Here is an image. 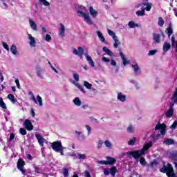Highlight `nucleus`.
<instances>
[{"mask_svg":"<svg viewBox=\"0 0 177 177\" xmlns=\"http://www.w3.org/2000/svg\"><path fill=\"white\" fill-rule=\"evenodd\" d=\"M151 138L152 140L147 142L141 150L129 151L127 152V156H131L136 160L139 158L140 156H143V154L145 153L150 149V147L153 146V142H155L156 140H157V139H160V138H161V136H155L154 134H152L151 135Z\"/></svg>","mask_w":177,"mask_h":177,"instance_id":"obj_1","label":"nucleus"},{"mask_svg":"<svg viewBox=\"0 0 177 177\" xmlns=\"http://www.w3.org/2000/svg\"><path fill=\"white\" fill-rule=\"evenodd\" d=\"M85 10H86V8L83 6H80L79 10L77 11V15L79 16V17H83L84 21H86L87 24L92 26V24H93V21H92V19H91L89 14L84 12H85Z\"/></svg>","mask_w":177,"mask_h":177,"instance_id":"obj_2","label":"nucleus"},{"mask_svg":"<svg viewBox=\"0 0 177 177\" xmlns=\"http://www.w3.org/2000/svg\"><path fill=\"white\" fill-rule=\"evenodd\" d=\"M160 172L166 174L168 177H176L175 176V172H174V167H172V165L169 163L166 166L164 165L163 168L160 169Z\"/></svg>","mask_w":177,"mask_h":177,"instance_id":"obj_3","label":"nucleus"},{"mask_svg":"<svg viewBox=\"0 0 177 177\" xmlns=\"http://www.w3.org/2000/svg\"><path fill=\"white\" fill-rule=\"evenodd\" d=\"M107 32L109 35H110V37H112L114 41L113 47L118 48V45H120V40H118V37H117V36L115 35V33L110 29L107 30Z\"/></svg>","mask_w":177,"mask_h":177,"instance_id":"obj_4","label":"nucleus"},{"mask_svg":"<svg viewBox=\"0 0 177 177\" xmlns=\"http://www.w3.org/2000/svg\"><path fill=\"white\" fill-rule=\"evenodd\" d=\"M51 147L54 151L56 153H59V151L61 150V149L64 148L63 145L62 144V142L60 141H55L51 143Z\"/></svg>","mask_w":177,"mask_h":177,"instance_id":"obj_5","label":"nucleus"},{"mask_svg":"<svg viewBox=\"0 0 177 177\" xmlns=\"http://www.w3.org/2000/svg\"><path fill=\"white\" fill-rule=\"evenodd\" d=\"M158 130L160 131V134L162 136H164V135H165V133H167V126H165V124H164L158 123L155 127V131H158Z\"/></svg>","mask_w":177,"mask_h":177,"instance_id":"obj_6","label":"nucleus"},{"mask_svg":"<svg viewBox=\"0 0 177 177\" xmlns=\"http://www.w3.org/2000/svg\"><path fill=\"white\" fill-rule=\"evenodd\" d=\"M84 56L90 67H91V68H94V70H96V66L95 65V62L93 59H92V57H91L88 53H85Z\"/></svg>","mask_w":177,"mask_h":177,"instance_id":"obj_7","label":"nucleus"},{"mask_svg":"<svg viewBox=\"0 0 177 177\" xmlns=\"http://www.w3.org/2000/svg\"><path fill=\"white\" fill-rule=\"evenodd\" d=\"M72 52L73 55L79 56L80 59H82V56L84 55V48H82V47H78L77 50L76 48H73Z\"/></svg>","mask_w":177,"mask_h":177,"instance_id":"obj_8","label":"nucleus"},{"mask_svg":"<svg viewBox=\"0 0 177 177\" xmlns=\"http://www.w3.org/2000/svg\"><path fill=\"white\" fill-rule=\"evenodd\" d=\"M28 44L31 48H35V45L37 44V41L35 40V37H32V34L28 33Z\"/></svg>","mask_w":177,"mask_h":177,"instance_id":"obj_9","label":"nucleus"},{"mask_svg":"<svg viewBox=\"0 0 177 177\" xmlns=\"http://www.w3.org/2000/svg\"><path fill=\"white\" fill-rule=\"evenodd\" d=\"M24 165H26L24 160H23L22 159H19L17 164V167L23 174H26V170H24Z\"/></svg>","mask_w":177,"mask_h":177,"instance_id":"obj_10","label":"nucleus"},{"mask_svg":"<svg viewBox=\"0 0 177 177\" xmlns=\"http://www.w3.org/2000/svg\"><path fill=\"white\" fill-rule=\"evenodd\" d=\"M24 127L28 131H32V129H34V126H32V123H31V121L28 119L25 120L24 122Z\"/></svg>","mask_w":177,"mask_h":177,"instance_id":"obj_11","label":"nucleus"},{"mask_svg":"<svg viewBox=\"0 0 177 177\" xmlns=\"http://www.w3.org/2000/svg\"><path fill=\"white\" fill-rule=\"evenodd\" d=\"M36 138L37 139L38 143L40 146L43 147L44 143H46V140L41 136L39 133H36L35 134Z\"/></svg>","mask_w":177,"mask_h":177,"instance_id":"obj_12","label":"nucleus"},{"mask_svg":"<svg viewBox=\"0 0 177 177\" xmlns=\"http://www.w3.org/2000/svg\"><path fill=\"white\" fill-rule=\"evenodd\" d=\"M117 99L119 102L124 103V102H127V95H125L121 92H118Z\"/></svg>","mask_w":177,"mask_h":177,"instance_id":"obj_13","label":"nucleus"},{"mask_svg":"<svg viewBox=\"0 0 177 177\" xmlns=\"http://www.w3.org/2000/svg\"><path fill=\"white\" fill-rule=\"evenodd\" d=\"M34 103H35V104H38L40 107H42V106H44V103L42 102V97H41V96L39 95H37V97H33V100Z\"/></svg>","mask_w":177,"mask_h":177,"instance_id":"obj_14","label":"nucleus"},{"mask_svg":"<svg viewBox=\"0 0 177 177\" xmlns=\"http://www.w3.org/2000/svg\"><path fill=\"white\" fill-rule=\"evenodd\" d=\"M168 157L171 160H173L174 161H177V151H171L168 152Z\"/></svg>","mask_w":177,"mask_h":177,"instance_id":"obj_15","label":"nucleus"},{"mask_svg":"<svg viewBox=\"0 0 177 177\" xmlns=\"http://www.w3.org/2000/svg\"><path fill=\"white\" fill-rule=\"evenodd\" d=\"M152 6H153V3L147 2V3H142V8L144 10V11L146 10L147 12H150V10H151Z\"/></svg>","mask_w":177,"mask_h":177,"instance_id":"obj_16","label":"nucleus"},{"mask_svg":"<svg viewBox=\"0 0 177 177\" xmlns=\"http://www.w3.org/2000/svg\"><path fill=\"white\" fill-rule=\"evenodd\" d=\"M88 12L93 19H96V17H97V14L99 12H97V10H95L93 7L90 6L88 8Z\"/></svg>","mask_w":177,"mask_h":177,"instance_id":"obj_17","label":"nucleus"},{"mask_svg":"<svg viewBox=\"0 0 177 177\" xmlns=\"http://www.w3.org/2000/svg\"><path fill=\"white\" fill-rule=\"evenodd\" d=\"M72 156L74 157V158H77V160H86V154L76 153Z\"/></svg>","mask_w":177,"mask_h":177,"instance_id":"obj_18","label":"nucleus"},{"mask_svg":"<svg viewBox=\"0 0 177 177\" xmlns=\"http://www.w3.org/2000/svg\"><path fill=\"white\" fill-rule=\"evenodd\" d=\"M132 67L134 71V74H136V75H140V73L142 72L140 71V68L139 67V65H138V64H135L132 65Z\"/></svg>","mask_w":177,"mask_h":177,"instance_id":"obj_19","label":"nucleus"},{"mask_svg":"<svg viewBox=\"0 0 177 177\" xmlns=\"http://www.w3.org/2000/svg\"><path fill=\"white\" fill-rule=\"evenodd\" d=\"M59 26H60V28L59 30V37L63 38V37H64V34L66 32V26H64V25L63 24H60Z\"/></svg>","mask_w":177,"mask_h":177,"instance_id":"obj_20","label":"nucleus"},{"mask_svg":"<svg viewBox=\"0 0 177 177\" xmlns=\"http://www.w3.org/2000/svg\"><path fill=\"white\" fill-rule=\"evenodd\" d=\"M106 165H114L117 160L113 157H110V156H106Z\"/></svg>","mask_w":177,"mask_h":177,"instance_id":"obj_21","label":"nucleus"},{"mask_svg":"<svg viewBox=\"0 0 177 177\" xmlns=\"http://www.w3.org/2000/svg\"><path fill=\"white\" fill-rule=\"evenodd\" d=\"M119 54L120 56L121 57V59L122 60L123 62V65L124 66H127V64H129V62H128V60L127 59V58L125 57V55H124V53H122V52L121 51V49H119Z\"/></svg>","mask_w":177,"mask_h":177,"instance_id":"obj_22","label":"nucleus"},{"mask_svg":"<svg viewBox=\"0 0 177 177\" xmlns=\"http://www.w3.org/2000/svg\"><path fill=\"white\" fill-rule=\"evenodd\" d=\"M96 34H97L100 41H101L102 42V44H107V42H106V39L104 38V36H103V34L102 33V32L97 30L96 32Z\"/></svg>","mask_w":177,"mask_h":177,"instance_id":"obj_23","label":"nucleus"},{"mask_svg":"<svg viewBox=\"0 0 177 177\" xmlns=\"http://www.w3.org/2000/svg\"><path fill=\"white\" fill-rule=\"evenodd\" d=\"M29 24L33 31H37L38 30L37 28V24H35V21H34L31 18L29 19Z\"/></svg>","mask_w":177,"mask_h":177,"instance_id":"obj_24","label":"nucleus"},{"mask_svg":"<svg viewBox=\"0 0 177 177\" xmlns=\"http://www.w3.org/2000/svg\"><path fill=\"white\" fill-rule=\"evenodd\" d=\"M36 71H37V77H39V78H41V80H44V69H42L41 68L37 67L36 68Z\"/></svg>","mask_w":177,"mask_h":177,"instance_id":"obj_25","label":"nucleus"},{"mask_svg":"<svg viewBox=\"0 0 177 177\" xmlns=\"http://www.w3.org/2000/svg\"><path fill=\"white\" fill-rule=\"evenodd\" d=\"M166 32L169 37V38H171V35L174 34V29H172V24H169V27L166 29Z\"/></svg>","mask_w":177,"mask_h":177,"instance_id":"obj_26","label":"nucleus"},{"mask_svg":"<svg viewBox=\"0 0 177 177\" xmlns=\"http://www.w3.org/2000/svg\"><path fill=\"white\" fill-rule=\"evenodd\" d=\"M7 98L8 99V100H10L12 104L17 103V99H16L15 97V95H13L12 94H8Z\"/></svg>","mask_w":177,"mask_h":177,"instance_id":"obj_27","label":"nucleus"},{"mask_svg":"<svg viewBox=\"0 0 177 177\" xmlns=\"http://www.w3.org/2000/svg\"><path fill=\"white\" fill-rule=\"evenodd\" d=\"M73 102L75 106H77V107H80V106H82V101H81L78 97H76L75 99H73Z\"/></svg>","mask_w":177,"mask_h":177,"instance_id":"obj_28","label":"nucleus"},{"mask_svg":"<svg viewBox=\"0 0 177 177\" xmlns=\"http://www.w3.org/2000/svg\"><path fill=\"white\" fill-rule=\"evenodd\" d=\"M165 115L167 118H171L172 115H174V107L171 106L170 109L166 112Z\"/></svg>","mask_w":177,"mask_h":177,"instance_id":"obj_29","label":"nucleus"},{"mask_svg":"<svg viewBox=\"0 0 177 177\" xmlns=\"http://www.w3.org/2000/svg\"><path fill=\"white\" fill-rule=\"evenodd\" d=\"M163 143L164 145H167L168 146H169L171 145H175V141L171 138H165Z\"/></svg>","mask_w":177,"mask_h":177,"instance_id":"obj_30","label":"nucleus"},{"mask_svg":"<svg viewBox=\"0 0 177 177\" xmlns=\"http://www.w3.org/2000/svg\"><path fill=\"white\" fill-rule=\"evenodd\" d=\"M161 35L160 34L155 33L153 34V41L156 42V44H160L161 39Z\"/></svg>","mask_w":177,"mask_h":177,"instance_id":"obj_31","label":"nucleus"},{"mask_svg":"<svg viewBox=\"0 0 177 177\" xmlns=\"http://www.w3.org/2000/svg\"><path fill=\"white\" fill-rule=\"evenodd\" d=\"M10 50L12 55H19V52H17V47L15 44L11 46Z\"/></svg>","mask_w":177,"mask_h":177,"instance_id":"obj_32","label":"nucleus"},{"mask_svg":"<svg viewBox=\"0 0 177 177\" xmlns=\"http://www.w3.org/2000/svg\"><path fill=\"white\" fill-rule=\"evenodd\" d=\"M39 4L41 6H50V3L46 0H39Z\"/></svg>","mask_w":177,"mask_h":177,"instance_id":"obj_33","label":"nucleus"},{"mask_svg":"<svg viewBox=\"0 0 177 177\" xmlns=\"http://www.w3.org/2000/svg\"><path fill=\"white\" fill-rule=\"evenodd\" d=\"M171 99L175 104H177V87L176 88L173 95L171 97Z\"/></svg>","mask_w":177,"mask_h":177,"instance_id":"obj_34","label":"nucleus"},{"mask_svg":"<svg viewBox=\"0 0 177 177\" xmlns=\"http://www.w3.org/2000/svg\"><path fill=\"white\" fill-rule=\"evenodd\" d=\"M0 107H1L3 110H6L8 109L6 104L5 102H3V98H2V97H0Z\"/></svg>","mask_w":177,"mask_h":177,"instance_id":"obj_35","label":"nucleus"},{"mask_svg":"<svg viewBox=\"0 0 177 177\" xmlns=\"http://www.w3.org/2000/svg\"><path fill=\"white\" fill-rule=\"evenodd\" d=\"M171 49V44L169 43L165 42L163 44V51L168 52Z\"/></svg>","mask_w":177,"mask_h":177,"instance_id":"obj_36","label":"nucleus"},{"mask_svg":"<svg viewBox=\"0 0 177 177\" xmlns=\"http://www.w3.org/2000/svg\"><path fill=\"white\" fill-rule=\"evenodd\" d=\"M102 50L103 52H105L108 56L112 57L113 55L112 51H111L110 49H109L107 47H103Z\"/></svg>","mask_w":177,"mask_h":177,"instance_id":"obj_37","label":"nucleus"},{"mask_svg":"<svg viewBox=\"0 0 177 177\" xmlns=\"http://www.w3.org/2000/svg\"><path fill=\"white\" fill-rule=\"evenodd\" d=\"M72 84L75 85V86H77V88H78V89H80V91H81V92H82V93H86V91L85 90H84V88H82V86H81V85H80L78 83H77L75 82H72Z\"/></svg>","mask_w":177,"mask_h":177,"instance_id":"obj_38","label":"nucleus"},{"mask_svg":"<svg viewBox=\"0 0 177 177\" xmlns=\"http://www.w3.org/2000/svg\"><path fill=\"white\" fill-rule=\"evenodd\" d=\"M128 26L130 28H135V27H140L139 24H135L133 21H130L128 24Z\"/></svg>","mask_w":177,"mask_h":177,"instance_id":"obj_39","label":"nucleus"},{"mask_svg":"<svg viewBox=\"0 0 177 177\" xmlns=\"http://www.w3.org/2000/svg\"><path fill=\"white\" fill-rule=\"evenodd\" d=\"M73 79L75 80L73 81V82H76V84H77V82L80 81V75H78V73L74 72L73 73Z\"/></svg>","mask_w":177,"mask_h":177,"instance_id":"obj_40","label":"nucleus"},{"mask_svg":"<svg viewBox=\"0 0 177 177\" xmlns=\"http://www.w3.org/2000/svg\"><path fill=\"white\" fill-rule=\"evenodd\" d=\"M136 16L140 17V16H145V10L141 8V10H138L136 12Z\"/></svg>","mask_w":177,"mask_h":177,"instance_id":"obj_41","label":"nucleus"},{"mask_svg":"<svg viewBox=\"0 0 177 177\" xmlns=\"http://www.w3.org/2000/svg\"><path fill=\"white\" fill-rule=\"evenodd\" d=\"M83 85L86 88V89H92V85L86 81L83 82Z\"/></svg>","mask_w":177,"mask_h":177,"instance_id":"obj_42","label":"nucleus"},{"mask_svg":"<svg viewBox=\"0 0 177 177\" xmlns=\"http://www.w3.org/2000/svg\"><path fill=\"white\" fill-rule=\"evenodd\" d=\"M116 173H117V167H113L112 168H111L110 174L111 176H115Z\"/></svg>","mask_w":177,"mask_h":177,"instance_id":"obj_43","label":"nucleus"},{"mask_svg":"<svg viewBox=\"0 0 177 177\" xmlns=\"http://www.w3.org/2000/svg\"><path fill=\"white\" fill-rule=\"evenodd\" d=\"M104 145L108 149H112L113 147V144L109 140H106Z\"/></svg>","mask_w":177,"mask_h":177,"instance_id":"obj_44","label":"nucleus"},{"mask_svg":"<svg viewBox=\"0 0 177 177\" xmlns=\"http://www.w3.org/2000/svg\"><path fill=\"white\" fill-rule=\"evenodd\" d=\"M135 142H136V138L133 137L128 142L129 146H133V145H135Z\"/></svg>","mask_w":177,"mask_h":177,"instance_id":"obj_45","label":"nucleus"},{"mask_svg":"<svg viewBox=\"0 0 177 177\" xmlns=\"http://www.w3.org/2000/svg\"><path fill=\"white\" fill-rule=\"evenodd\" d=\"M158 24L160 26V27H162V26H164V19H162V17L158 18Z\"/></svg>","mask_w":177,"mask_h":177,"instance_id":"obj_46","label":"nucleus"},{"mask_svg":"<svg viewBox=\"0 0 177 177\" xmlns=\"http://www.w3.org/2000/svg\"><path fill=\"white\" fill-rule=\"evenodd\" d=\"M63 175L65 177H68V169H67V168H64L63 169Z\"/></svg>","mask_w":177,"mask_h":177,"instance_id":"obj_47","label":"nucleus"},{"mask_svg":"<svg viewBox=\"0 0 177 177\" xmlns=\"http://www.w3.org/2000/svg\"><path fill=\"white\" fill-rule=\"evenodd\" d=\"M156 53H157V50H149L148 53V56H154Z\"/></svg>","mask_w":177,"mask_h":177,"instance_id":"obj_48","label":"nucleus"},{"mask_svg":"<svg viewBox=\"0 0 177 177\" xmlns=\"http://www.w3.org/2000/svg\"><path fill=\"white\" fill-rule=\"evenodd\" d=\"M140 164L143 166L146 165V159H145V158H140Z\"/></svg>","mask_w":177,"mask_h":177,"instance_id":"obj_49","label":"nucleus"},{"mask_svg":"<svg viewBox=\"0 0 177 177\" xmlns=\"http://www.w3.org/2000/svg\"><path fill=\"white\" fill-rule=\"evenodd\" d=\"M3 2V8H4L5 9H6L8 8V4L5 2H10V0H1Z\"/></svg>","mask_w":177,"mask_h":177,"instance_id":"obj_50","label":"nucleus"},{"mask_svg":"<svg viewBox=\"0 0 177 177\" xmlns=\"http://www.w3.org/2000/svg\"><path fill=\"white\" fill-rule=\"evenodd\" d=\"M176 127H177V120H175L172 125L170 127L171 129H176Z\"/></svg>","mask_w":177,"mask_h":177,"instance_id":"obj_51","label":"nucleus"},{"mask_svg":"<svg viewBox=\"0 0 177 177\" xmlns=\"http://www.w3.org/2000/svg\"><path fill=\"white\" fill-rule=\"evenodd\" d=\"M156 165H157V162L156 160H153L149 165H148V167L153 168V167H156Z\"/></svg>","mask_w":177,"mask_h":177,"instance_id":"obj_52","label":"nucleus"},{"mask_svg":"<svg viewBox=\"0 0 177 177\" xmlns=\"http://www.w3.org/2000/svg\"><path fill=\"white\" fill-rule=\"evenodd\" d=\"M45 39H46V41L47 42H50V41H52V37H50V35L47 34V35H46Z\"/></svg>","mask_w":177,"mask_h":177,"instance_id":"obj_53","label":"nucleus"},{"mask_svg":"<svg viewBox=\"0 0 177 177\" xmlns=\"http://www.w3.org/2000/svg\"><path fill=\"white\" fill-rule=\"evenodd\" d=\"M127 132L132 133L133 132V127L132 125H130L127 127Z\"/></svg>","mask_w":177,"mask_h":177,"instance_id":"obj_54","label":"nucleus"},{"mask_svg":"<svg viewBox=\"0 0 177 177\" xmlns=\"http://www.w3.org/2000/svg\"><path fill=\"white\" fill-rule=\"evenodd\" d=\"M19 132L21 133V135H27V131H26V129L21 128L19 129Z\"/></svg>","mask_w":177,"mask_h":177,"instance_id":"obj_55","label":"nucleus"},{"mask_svg":"<svg viewBox=\"0 0 177 177\" xmlns=\"http://www.w3.org/2000/svg\"><path fill=\"white\" fill-rule=\"evenodd\" d=\"M129 82H131V84H133V85H134L136 88H138V86H139V84H138V82H136V81L133 80H131Z\"/></svg>","mask_w":177,"mask_h":177,"instance_id":"obj_56","label":"nucleus"},{"mask_svg":"<svg viewBox=\"0 0 177 177\" xmlns=\"http://www.w3.org/2000/svg\"><path fill=\"white\" fill-rule=\"evenodd\" d=\"M102 61L104 62V63H110V59H109L106 57H102Z\"/></svg>","mask_w":177,"mask_h":177,"instance_id":"obj_57","label":"nucleus"},{"mask_svg":"<svg viewBox=\"0 0 177 177\" xmlns=\"http://www.w3.org/2000/svg\"><path fill=\"white\" fill-rule=\"evenodd\" d=\"M97 164H100L101 165H107L106 160H98Z\"/></svg>","mask_w":177,"mask_h":177,"instance_id":"obj_58","label":"nucleus"},{"mask_svg":"<svg viewBox=\"0 0 177 177\" xmlns=\"http://www.w3.org/2000/svg\"><path fill=\"white\" fill-rule=\"evenodd\" d=\"M3 48L9 52V45H8V44L3 42Z\"/></svg>","mask_w":177,"mask_h":177,"instance_id":"obj_59","label":"nucleus"},{"mask_svg":"<svg viewBox=\"0 0 177 177\" xmlns=\"http://www.w3.org/2000/svg\"><path fill=\"white\" fill-rule=\"evenodd\" d=\"M98 149H102V146H103V141L99 140L97 144Z\"/></svg>","mask_w":177,"mask_h":177,"instance_id":"obj_60","label":"nucleus"},{"mask_svg":"<svg viewBox=\"0 0 177 177\" xmlns=\"http://www.w3.org/2000/svg\"><path fill=\"white\" fill-rule=\"evenodd\" d=\"M104 174L106 175V176L110 175V171H109V169H104Z\"/></svg>","mask_w":177,"mask_h":177,"instance_id":"obj_61","label":"nucleus"},{"mask_svg":"<svg viewBox=\"0 0 177 177\" xmlns=\"http://www.w3.org/2000/svg\"><path fill=\"white\" fill-rule=\"evenodd\" d=\"M119 70L120 68L118 66H115L113 68H112V73H118Z\"/></svg>","mask_w":177,"mask_h":177,"instance_id":"obj_62","label":"nucleus"},{"mask_svg":"<svg viewBox=\"0 0 177 177\" xmlns=\"http://www.w3.org/2000/svg\"><path fill=\"white\" fill-rule=\"evenodd\" d=\"M15 84L19 89H20V82H19V79H15Z\"/></svg>","mask_w":177,"mask_h":177,"instance_id":"obj_63","label":"nucleus"},{"mask_svg":"<svg viewBox=\"0 0 177 177\" xmlns=\"http://www.w3.org/2000/svg\"><path fill=\"white\" fill-rule=\"evenodd\" d=\"M84 175L86 177H92V176H91V174L88 171H84Z\"/></svg>","mask_w":177,"mask_h":177,"instance_id":"obj_64","label":"nucleus"}]
</instances>
